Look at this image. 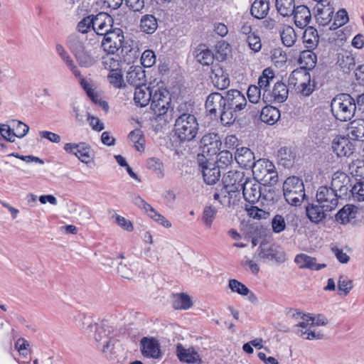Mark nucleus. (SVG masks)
<instances>
[{
  "mask_svg": "<svg viewBox=\"0 0 364 364\" xmlns=\"http://www.w3.org/2000/svg\"><path fill=\"white\" fill-rule=\"evenodd\" d=\"M55 50L61 60L65 63L73 74L78 79L80 85L86 92L88 97L96 105H97L103 111L107 112L109 110L108 103L102 97L101 93L97 90V87L90 79L84 77L77 65H75L70 55L61 44L55 45Z\"/></svg>",
  "mask_w": 364,
  "mask_h": 364,
  "instance_id": "f257e3e1",
  "label": "nucleus"
},
{
  "mask_svg": "<svg viewBox=\"0 0 364 364\" xmlns=\"http://www.w3.org/2000/svg\"><path fill=\"white\" fill-rule=\"evenodd\" d=\"M328 323V318L321 314H304L295 326L296 333L305 340H320L325 336L322 327Z\"/></svg>",
  "mask_w": 364,
  "mask_h": 364,
  "instance_id": "f03ea898",
  "label": "nucleus"
},
{
  "mask_svg": "<svg viewBox=\"0 0 364 364\" xmlns=\"http://www.w3.org/2000/svg\"><path fill=\"white\" fill-rule=\"evenodd\" d=\"M242 174L239 172H229L223 177V183L229 193L240 191L242 189V193L246 200L250 203H255L260 198L259 186L252 181H247L243 185L240 183Z\"/></svg>",
  "mask_w": 364,
  "mask_h": 364,
  "instance_id": "7ed1b4c3",
  "label": "nucleus"
},
{
  "mask_svg": "<svg viewBox=\"0 0 364 364\" xmlns=\"http://www.w3.org/2000/svg\"><path fill=\"white\" fill-rule=\"evenodd\" d=\"M225 111L222 112V122L225 124H232L238 117L239 112L244 109L247 103L245 95L237 90H230L225 95Z\"/></svg>",
  "mask_w": 364,
  "mask_h": 364,
  "instance_id": "20e7f679",
  "label": "nucleus"
},
{
  "mask_svg": "<svg viewBox=\"0 0 364 364\" xmlns=\"http://www.w3.org/2000/svg\"><path fill=\"white\" fill-rule=\"evenodd\" d=\"M94 328V339L104 353H109L114 347V338L117 336L116 328L107 322L89 325L85 331L90 333Z\"/></svg>",
  "mask_w": 364,
  "mask_h": 364,
  "instance_id": "39448f33",
  "label": "nucleus"
},
{
  "mask_svg": "<svg viewBox=\"0 0 364 364\" xmlns=\"http://www.w3.org/2000/svg\"><path fill=\"white\" fill-rule=\"evenodd\" d=\"M331 107L334 117L341 122L351 119L356 111L355 100L348 94L336 95L331 102Z\"/></svg>",
  "mask_w": 364,
  "mask_h": 364,
  "instance_id": "423d86ee",
  "label": "nucleus"
},
{
  "mask_svg": "<svg viewBox=\"0 0 364 364\" xmlns=\"http://www.w3.org/2000/svg\"><path fill=\"white\" fill-rule=\"evenodd\" d=\"M289 84L297 93L303 96H309L315 88L310 73L304 68L292 71L289 77Z\"/></svg>",
  "mask_w": 364,
  "mask_h": 364,
  "instance_id": "0eeeda50",
  "label": "nucleus"
},
{
  "mask_svg": "<svg viewBox=\"0 0 364 364\" xmlns=\"http://www.w3.org/2000/svg\"><path fill=\"white\" fill-rule=\"evenodd\" d=\"M252 173L256 181L264 186H273L277 182V173L274 165L265 159L257 161L252 167Z\"/></svg>",
  "mask_w": 364,
  "mask_h": 364,
  "instance_id": "6e6552de",
  "label": "nucleus"
},
{
  "mask_svg": "<svg viewBox=\"0 0 364 364\" xmlns=\"http://www.w3.org/2000/svg\"><path fill=\"white\" fill-rule=\"evenodd\" d=\"M64 150L73 154L82 164L87 167H93L96 164L95 150L85 143H67L64 145Z\"/></svg>",
  "mask_w": 364,
  "mask_h": 364,
  "instance_id": "1a4fd4ad",
  "label": "nucleus"
},
{
  "mask_svg": "<svg viewBox=\"0 0 364 364\" xmlns=\"http://www.w3.org/2000/svg\"><path fill=\"white\" fill-rule=\"evenodd\" d=\"M198 122L196 117L190 114L179 117L175 124V132L181 141L192 140L198 133Z\"/></svg>",
  "mask_w": 364,
  "mask_h": 364,
  "instance_id": "9d476101",
  "label": "nucleus"
},
{
  "mask_svg": "<svg viewBox=\"0 0 364 364\" xmlns=\"http://www.w3.org/2000/svg\"><path fill=\"white\" fill-rule=\"evenodd\" d=\"M153 91L154 92L150 103V108L154 114L163 115L168 112L171 105L170 93L166 87L159 82H156V87Z\"/></svg>",
  "mask_w": 364,
  "mask_h": 364,
  "instance_id": "9b49d317",
  "label": "nucleus"
},
{
  "mask_svg": "<svg viewBox=\"0 0 364 364\" xmlns=\"http://www.w3.org/2000/svg\"><path fill=\"white\" fill-rule=\"evenodd\" d=\"M331 149L338 159H348L355 151V144L347 135L339 134L333 136Z\"/></svg>",
  "mask_w": 364,
  "mask_h": 364,
  "instance_id": "f8f14e48",
  "label": "nucleus"
},
{
  "mask_svg": "<svg viewBox=\"0 0 364 364\" xmlns=\"http://www.w3.org/2000/svg\"><path fill=\"white\" fill-rule=\"evenodd\" d=\"M284 196L286 200L293 205H297L302 201L304 193V184L296 177H289L283 185Z\"/></svg>",
  "mask_w": 364,
  "mask_h": 364,
  "instance_id": "ddd939ff",
  "label": "nucleus"
},
{
  "mask_svg": "<svg viewBox=\"0 0 364 364\" xmlns=\"http://www.w3.org/2000/svg\"><path fill=\"white\" fill-rule=\"evenodd\" d=\"M221 146L220 137L217 134H205L201 140V154L198 155V160H215Z\"/></svg>",
  "mask_w": 364,
  "mask_h": 364,
  "instance_id": "4468645a",
  "label": "nucleus"
},
{
  "mask_svg": "<svg viewBox=\"0 0 364 364\" xmlns=\"http://www.w3.org/2000/svg\"><path fill=\"white\" fill-rule=\"evenodd\" d=\"M75 59L82 68H89L95 65L99 58L97 47L90 44L80 46L73 50Z\"/></svg>",
  "mask_w": 364,
  "mask_h": 364,
  "instance_id": "2eb2a0df",
  "label": "nucleus"
},
{
  "mask_svg": "<svg viewBox=\"0 0 364 364\" xmlns=\"http://www.w3.org/2000/svg\"><path fill=\"white\" fill-rule=\"evenodd\" d=\"M124 41L123 31L116 28L104 36L101 41V48L105 53L114 55L122 48Z\"/></svg>",
  "mask_w": 364,
  "mask_h": 364,
  "instance_id": "dca6fc26",
  "label": "nucleus"
},
{
  "mask_svg": "<svg viewBox=\"0 0 364 364\" xmlns=\"http://www.w3.org/2000/svg\"><path fill=\"white\" fill-rule=\"evenodd\" d=\"M122 261L118 264L117 272L123 279L134 280L141 274V264L132 259L125 258L123 255L118 257Z\"/></svg>",
  "mask_w": 364,
  "mask_h": 364,
  "instance_id": "f3484780",
  "label": "nucleus"
},
{
  "mask_svg": "<svg viewBox=\"0 0 364 364\" xmlns=\"http://www.w3.org/2000/svg\"><path fill=\"white\" fill-rule=\"evenodd\" d=\"M139 346L141 353L145 358L159 360L164 355L160 341L155 337L146 336L142 338Z\"/></svg>",
  "mask_w": 364,
  "mask_h": 364,
  "instance_id": "a211bd4d",
  "label": "nucleus"
},
{
  "mask_svg": "<svg viewBox=\"0 0 364 364\" xmlns=\"http://www.w3.org/2000/svg\"><path fill=\"white\" fill-rule=\"evenodd\" d=\"M316 202L324 210L331 211L338 203V197L335 190L327 186L320 187L316 195Z\"/></svg>",
  "mask_w": 364,
  "mask_h": 364,
  "instance_id": "6ab92c4d",
  "label": "nucleus"
},
{
  "mask_svg": "<svg viewBox=\"0 0 364 364\" xmlns=\"http://www.w3.org/2000/svg\"><path fill=\"white\" fill-rule=\"evenodd\" d=\"M256 259L265 264H274L284 262L286 260V256L283 251L268 245H262L259 247Z\"/></svg>",
  "mask_w": 364,
  "mask_h": 364,
  "instance_id": "aec40b11",
  "label": "nucleus"
},
{
  "mask_svg": "<svg viewBox=\"0 0 364 364\" xmlns=\"http://www.w3.org/2000/svg\"><path fill=\"white\" fill-rule=\"evenodd\" d=\"M156 87V82L144 83L136 87L134 93V102L136 105L141 107L150 105L151 98Z\"/></svg>",
  "mask_w": 364,
  "mask_h": 364,
  "instance_id": "412c9836",
  "label": "nucleus"
},
{
  "mask_svg": "<svg viewBox=\"0 0 364 364\" xmlns=\"http://www.w3.org/2000/svg\"><path fill=\"white\" fill-rule=\"evenodd\" d=\"M169 303L176 311H188L194 306L193 296L185 291L172 293L169 296Z\"/></svg>",
  "mask_w": 364,
  "mask_h": 364,
  "instance_id": "4be33fe9",
  "label": "nucleus"
},
{
  "mask_svg": "<svg viewBox=\"0 0 364 364\" xmlns=\"http://www.w3.org/2000/svg\"><path fill=\"white\" fill-rule=\"evenodd\" d=\"M204 181L212 185L215 183L220 177V171L215 165V160H198Z\"/></svg>",
  "mask_w": 364,
  "mask_h": 364,
  "instance_id": "5701e85b",
  "label": "nucleus"
},
{
  "mask_svg": "<svg viewBox=\"0 0 364 364\" xmlns=\"http://www.w3.org/2000/svg\"><path fill=\"white\" fill-rule=\"evenodd\" d=\"M126 82L132 85H140L146 81V73L139 65H128L124 68Z\"/></svg>",
  "mask_w": 364,
  "mask_h": 364,
  "instance_id": "b1692460",
  "label": "nucleus"
},
{
  "mask_svg": "<svg viewBox=\"0 0 364 364\" xmlns=\"http://www.w3.org/2000/svg\"><path fill=\"white\" fill-rule=\"evenodd\" d=\"M358 214V209L355 205L347 204L335 214L334 220L338 225H348L356 220Z\"/></svg>",
  "mask_w": 364,
  "mask_h": 364,
  "instance_id": "393cba45",
  "label": "nucleus"
},
{
  "mask_svg": "<svg viewBox=\"0 0 364 364\" xmlns=\"http://www.w3.org/2000/svg\"><path fill=\"white\" fill-rule=\"evenodd\" d=\"M210 78L215 87L220 90L227 88L230 83L228 69L220 65H215L213 67Z\"/></svg>",
  "mask_w": 364,
  "mask_h": 364,
  "instance_id": "a878e982",
  "label": "nucleus"
},
{
  "mask_svg": "<svg viewBox=\"0 0 364 364\" xmlns=\"http://www.w3.org/2000/svg\"><path fill=\"white\" fill-rule=\"evenodd\" d=\"M205 106L209 114L215 115L219 113L222 120V112L225 110V97L218 92L211 93L208 96Z\"/></svg>",
  "mask_w": 364,
  "mask_h": 364,
  "instance_id": "bb28decb",
  "label": "nucleus"
},
{
  "mask_svg": "<svg viewBox=\"0 0 364 364\" xmlns=\"http://www.w3.org/2000/svg\"><path fill=\"white\" fill-rule=\"evenodd\" d=\"M114 20L107 13L100 12L94 16V31L98 35H105L112 29Z\"/></svg>",
  "mask_w": 364,
  "mask_h": 364,
  "instance_id": "cd10ccee",
  "label": "nucleus"
},
{
  "mask_svg": "<svg viewBox=\"0 0 364 364\" xmlns=\"http://www.w3.org/2000/svg\"><path fill=\"white\" fill-rule=\"evenodd\" d=\"M176 355L178 359L188 363H200L201 358L198 352L193 347H186L182 345H178L176 348Z\"/></svg>",
  "mask_w": 364,
  "mask_h": 364,
  "instance_id": "c85d7f7f",
  "label": "nucleus"
},
{
  "mask_svg": "<svg viewBox=\"0 0 364 364\" xmlns=\"http://www.w3.org/2000/svg\"><path fill=\"white\" fill-rule=\"evenodd\" d=\"M228 288L232 293L237 294L241 296H247L248 300L253 304L258 303L257 295L240 281L235 279H230L228 282Z\"/></svg>",
  "mask_w": 364,
  "mask_h": 364,
  "instance_id": "c756f323",
  "label": "nucleus"
},
{
  "mask_svg": "<svg viewBox=\"0 0 364 364\" xmlns=\"http://www.w3.org/2000/svg\"><path fill=\"white\" fill-rule=\"evenodd\" d=\"M349 176L343 171H336L332 176L331 186L335 192L339 191L341 193H345L348 189L350 184Z\"/></svg>",
  "mask_w": 364,
  "mask_h": 364,
  "instance_id": "7c9ffc66",
  "label": "nucleus"
},
{
  "mask_svg": "<svg viewBox=\"0 0 364 364\" xmlns=\"http://www.w3.org/2000/svg\"><path fill=\"white\" fill-rule=\"evenodd\" d=\"M333 11V8L329 4L318 5L315 16L317 23L321 26H330Z\"/></svg>",
  "mask_w": 364,
  "mask_h": 364,
  "instance_id": "2f4dec72",
  "label": "nucleus"
},
{
  "mask_svg": "<svg viewBox=\"0 0 364 364\" xmlns=\"http://www.w3.org/2000/svg\"><path fill=\"white\" fill-rule=\"evenodd\" d=\"M346 134L354 142L364 140V120L361 119L352 121L347 128Z\"/></svg>",
  "mask_w": 364,
  "mask_h": 364,
  "instance_id": "473e14b6",
  "label": "nucleus"
},
{
  "mask_svg": "<svg viewBox=\"0 0 364 364\" xmlns=\"http://www.w3.org/2000/svg\"><path fill=\"white\" fill-rule=\"evenodd\" d=\"M294 19L297 27L306 26L311 20V14L309 8L304 5H299L294 11Z\"/></svg>",
  "mask_w": 364,
  "mask_h": 364,
  "instance_id": "72a5a7b5",
  "label": "nucleus"
},
{
  "mask_svg": "<svg viewBox=\"0 0 364 364\" xmlns=\"http://www.w3.org/2000/svg\"><path fill=\"white\" fill-rule=\"evenodd\" d=\"M269 11V1L268 0H255L252 4L250 14L258 19L264 18Z\"/></svg>",
  "mask_w": 364,
  "mask_h": 364,
  "instance_id": "f704fd0d",
  "label": "nucleus"
},
{
  "mask_svg": "<svg viewBox=\"0 0 364 364\" xmlns=\"http://www.w3.org/2000/svg\"><path fill=\"white\" fill-rule=\"evenodd\" d=\"M288 95L287 85L283 82H277L271 91L269 101L273 103H282L287 100Z\"/></svg>",
  "mask_w": 364,
  "mask_h": 364,
  "instance_id": "c9c22d12",
  "label": "nucleus"
},
{
  "mask_svg": "<svg viewBox=\"0 0 364 364\" xmlns=\"http://www.w3.org/2000/svg\"><path fill=\"white\" fill-rule=\"evenodd\" d=\"M242 33L247 35L246 42L250 50L255 53H258L262 49V41L260 36L255 32L251 31V27L245 26L242 27Z\"/></svg>",
  "mask_w": 364,
  "mask_h": 364,
  "instance_id": "e433bc0d",
  "label": "nucleus"
},
{
  "mask_svg": "<svg viewBox=\"0 0 364 364\" xmlns=\"http://www.w3.org/2000/svg\"><path fill=\"white\" fill-rule=\"evenodd\" d=\"M194 55L196 61L203 65H210L213 63L214 55L205 45L198 46Z\"/></svg>",
  "mask_w": 364,
  "mask_h": 364,
  "instance_id": "4c0bfd02",
  "label": "nucleus"
},
{
  "mask_svg": "<svg viewBox=\"0 0 364 364\" xmlns=\"http://www.w3.org/2000/svg\"><path fill=\"white\" fill-rule=\"evenodd\" d=\"M235 158L241 167L245 168L252 164L255 159V155L249 148L240 147L237 149Z\"/></svg>",
  "mask_w": 364,
  "mask_h": 364,
  "instance_id": "58836bf2",
  "label": "nucleus"
},
{
  "mask_svg": "<svg viewBox=\"0 0 364 364\" xmlns=\"http://www.w3.org/2000/svg\"><path fill=\"white\" fill-rule=\"evenodd\" d=\"M350 21L348 11L345 9H340L333 12V18L329 26L331 31L337 30L346 25Z\"/></svg>",
  "mask_w": 364,
  "mask_h": 364,
  "instance_id": "ea45409f",
  "label": "nucleus"
},
{
  "mask_svg": "<svg viewBox=\"0 0 364 364\" xmlns=\"http://www.w3.org/2000/svg\"><path fill=\"white\" fill-rule=\"evenodd\" d=\"M295 263L299 268H309L313 270H319L325 267V264H317L316 259L305 254L298 255L294 259Z\"/></svg>",
  "mask_w": 364,
  "mask_h": 364,
  "instance_id": "a19ab883",
  "label": "nucleus"
},
{
  "mask_svg": "<svg viewBox=\"0 0 364 364\" xmlns=\"http://www.w3.org/2000/svg\"><path fill=\"white\" fill-rule=\"evenodd\" d=\"M274 6L277 12L283 17L291 16L296 7L295 0H275Z\"/></svg>",
  "mask_w": 364,
  "mask_h": 364,
  "instance_id": "79ce46f5",
  "label": "nucleus"
},
{
  "mask_svg": "<svg viewBox=\"0 0 364 364\" xmlns=\"http://www.w3.org/2000/svg\"><path fill=\"white\" fill-rule=\"evenodd\" d=\"M158 28L156 18L151 14L144 15L139 22V29L147 34L154 33Z\"/></svg>",
  "mask_w": 364,
  "mask_h": 364,
  "instance_id": "37998d69",
  "label": "nucleus"
},
{
  "mask_svg": "<svg viewBox=\"0 0 364 364\" xmlns=\"http://www.w3.org/2000/svg\"><path fill=\"white\" fill-rule=\"evenodd\" d=\"M333 31L329 37V43L333 46L342 47L346 44L350 36L348 28H338Z\"/></svg>",
  "mask_w": 364,
  "mask_h": 364,
  "instance_id": "c03bdc74",
  "label": "nucleus"
},
{
  "mask_svg": "<svg viewBox=\"0 0 364 364\" xmlns=\"http://www.w3.org/2000/svg\"><path fill=\"white\" fill-rule=\"evenodd\" d=\"M261 120L268 124H274L280 119V112L272 106L264 107L260 114Z\"/></svg>",
  "mask_w": 364,
  "mask_h": 364,
  "instance_id": "a18cd8bd",
  "label": "nucleus"
},
{
  "mask_svg": "<svg viewBox=\"0 0 364 364\" xmlns=\"http://www.w3.org/2000/svg\"><path fill=\"white\" fill-rule=\"evenodd\" d=\"M298 63L301 65V68L312 70L316 65L317 56L312 51L303 50L299 54Z\"/></svg>",
  "mask_w": 364,
  "mask_h": 364,
  "instance_id": "49530a36",
  "label": "nucleus"
},
{
  "mask_svg": "<svg viewBox=\"0 0 364 364\" xmlns=\"http://www.w3.org/2000/svg\"><path fill=\"white\" fill-rule=\"evenodd\" d=\"M282 44L286 47H292L297 40L296 33L291 26H284L280 30Z\"/></svg>",
  "mask_w": 364,
  "mask_h": 364,
  "instance_id": "de8ad7c7",
  "label": "nucleus"
},
{
  "mask_svg": "<svg viewBox=\"0 0 364 364\" xmlns=\"http://www.w3.org/2000/svg\"><path fill=\"white\" fill-rule=\"evenodd\" d=\"M348 171L356 181L364 180V160L357 158L351 161L348 166Z\"/></svg>",
  "mask_w": 364,
  "mask_h": 364,
  "instance_id": "09e8293b",
  "label": "nucleus"
},
{
  "mask_svg": "<svg viewBox=\"0 0 364 364\" xmlns=\"http://www.w3.org/2000/svg\"><path fill=\"white\" fill-rule=\"evenodd\" d=\"M128 138L136 151L143 153L145 151V139L141 130L135 129L131 132Z\"/></svg>",
  "mask_w": 364,
  "mask_h": 364,
  "instance_id": "8fccbe9b",
  "label": "nucleus"
},
{
  "mask_svg": "<svg viewBox=\"0 0 364 364\" xmlns=\"http://www.w3.org/2000/svg\"><path fill=\"white\" fill-rule=\"evenodd\" d=\"M110 71L107 75V79L110 85H112L115 88H124L126 87V80L125 77H123V75L122 71L117 68H111Z\"/></svg>",
  "mask_w": 364,
  "mask_h": 364,
  "instance_id": "3c124183",
  "label": "nucleus"
},
{
  "mask_svg": "<svg viewBox=\"0 0 364 364\" xmlns=\"http://www.w3.org/2000/svg\"><path fill=\"white\" fill-rule=\"evenodd\" d=\"M318 34L313 27H308L305 29L303 36V43L307 48H314L318 43Z\"/></svg>",
  "mask_w": 364,
  "mask_h": 364,
  "instance_id": "603ef678",
  "label": "nucleus"
},
{
  "mask_svg": "<svg viewBox=\"0 0 364 364\" xmlns=\"http://www.w3.org/2000/svg\"><path fill=\"white\" fill-rule=\"evenodd\" d=\"M337 288L339 295L346 296L354 288L353 280L347 276L342 275L338 278Z\"/></svg>",
  "mask_w": 364,
  "mask_h": 364,
  "instance_id": "864d4df0",
  "label": "nucleus"
},
{
  "mask_svg": "<svg viewBox=\"0 0 364 364\" xmlns=\"http://www.w3.org/2000/svg\"><path fill=\"white\" fill-rule=\"evenodd\" d=\"M270 60L274 66L282 68L287 61V53L281 48H275L271 50Z\"/></svg>",
  "mask_w": 364,
  "mask_h": 364,
  "instance_id": "5fc2aeb1",
  "label": "nucleus"
},
{
  "mask_svg": "<svg viewBox=\"0 0 364 364\" xmlns=\"http://www.w3.org/2000/svg\"><path fill=\"white\" fill-rule=\"evenodd\" d=\"M326 212L320 205H311L306 208V213L311 221L318 223L326 218Z\"/></svg>",
  "mask_w": 364,
  "mask_h": 364,
  "instance_id": "6e6d98bb",
  "label": "nucleus"
},
{
  "mask_svg": "<svg viewBox=\"0 0 364 364\" xmlns=\"http://www.w3.org/2000/svg\"><path fill=\"white\" fill-rule=\"evenodd\" d=\"M232 155L228 151H221L215 155V165L216 167L219 168L220 171L221 168H225L228 167L232 162Z\"/></svg>",
  "mask_w": 364,
  "mask_h": 364,
  "instance_id": "4d7b16f0",
  "label": "nucleus"
},
{
  "mask_svg": "<svg viewBox=\"0 0 364 364\" xmlns=\"http://www.w3.org/2000/svg\"><path fill=\"white\" fill-rule=\"evenodd\" d=\"M11 127H13L15 140L16 138H24L30 130L28 125L20 120H13L11 122Z\"/></svg>",
  "mask_w": 364,
  "mask_h": 364,
  "instance_id": "13d9d810",
  "label": "nucleus"
},
{
  "mask_svg": "<svg viewBox=\"0 0 364 364\" xmlns=\"http://www.w3.org/2000/svg\"><path fill=\"white\" fill-rule=\"evenodd\" d=\"M7 156L18 159L26 164H35L41 166L45 164V161L43 159L34 155H21L18 153L13 152L11 154H8Z\"/></svg>",
  "mask_w": 364,
  "mask_h": 364,
  "instance_id": "bf43d9fd",
  "label": "nucleus"
},
{
  "mask_svg": "<svg viewBox=\"0 0 364 364\" xmlns=\"http://www.w3.org/2000/svg\"><path fill=\"white\" fill-rule=\"evenodd\" d=\"M92 28L94 30V16L90 15L86 17H84L82 20H80L77 25V29L79 32L82 33H86Z\"/></svg>",
  "mask_w": 364,
  "mask_h": 364,
  "instance_id": "052dcab7",
  "label": "nucleus"
},
{
  "mask_svg": "<svg viewBox=\"0 0 364 364\" xmlns=\"http://www.w3.org/2000/svg\"><path fill=\"white\" fill-rule=\"evenodd\" d=\"M114 220L117 225L124 231L131 232L134 230V224L129 219L120 215H115Z\"/></svg>",
  "mask_w": 364,
  "mask_h": 364,
  "instance_id": "680f3d73",
  "label": "nucleus"
},
{
  "mask_svg": "<svg viewBox=\"0 0 364 364\" xmlns=\"http://www.w3.org/2000/svg\"><path fill=\"white\" fill-rule=\"evenodd\" d=\"M353 198L358 201H364V180L356 181L351 188Z\"/></svg>",
  "mask_w": 364,
  "mask_h": 364,
  "instance_id": "e2e57ef3",
  "label": "nucleus"
},
{
  "mask_svg": "<svg viewBox=\"0 0 364 364\" xmlns=\"http://www.w3.org/2000/svg\"><path fill=\"white\" fill-rule=\"evenodd\" d=\"M14 348L20 355L26 358L30 352L29 342L24 338H18L14 343Z\"/></svg>",
  "mask_w": 364,
  "mask_h": 364,
  "instance_id": "0e129e2a",
  "label": "nucleus"
},
{
  "mask_svg": "<svg viewBox=\"0 0 364 364\" xmlns=\"http://www.w3.org/2000/svg\"><path fill=\"white\" fill-rule=\"evenodd\" d=\"M274 77V72L272 68H267L264 69L259 79L258 83L259 87H267Z\"/></svg>",
  "mask_w": 364,
  "mask_h": 364,
  "instance_id": "69168bd1",
  "label": "nucleus"
},
{
  "mask_svg": "<svg viewBox=\"0 0 364 364\" xmlns=\"http://www.w3.org/2000/svg\"><path fill=\"white\" fill-rule=\"evenodd\" d=\"M141 63L145 68H151L156 63V55L151 50H146L143 52L141 56Z\"/></svg>",
  "mask_w": 364,
  "mask_h": 364,
  "instance_id": "338daca9",
  "label": "nucleus"
},
{
  "mask_svg": "<svg viewBox=\"0 0 364 364\" xmlns=\"http://www.w3.org/2000/svg\"><path fill=\"white\" fill-rule=\"evenodd\" d=\"M287 224L283 216L275 215L272 220V228L274 232L280 233L286 228Z\"/></svg>",
  "mask_w": 364,
  "mask_h": 364,
  "instance_id": "774afa93",
  "label": "nucleus"
}]
</instances>
